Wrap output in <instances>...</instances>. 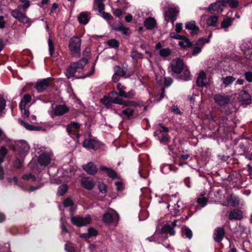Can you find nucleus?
<instances>
[{"label": "nucleus", "instance_id": "54", "mask_svg": "<svg viewBox=\"0 0 252 252\" xmlns=\"http://www.w3.org/2000/svg\"><path fill=\"white\" fill-rule=\"evenodd\" d=\"M238 147L239 148V151L241 153L240 154H242L243 152H246L249 149V148L245 146L244 142H240L238 144Z\"/></svg>", "mask_w": 252, "mask_h": 252}, {"label": "nucleus", "instance_id": "25", "mask_svg": "<svg viewBox=\"0 0 252 252\" xmlns=\"http://www.w3.org/2000/svg\"><path fill=\"white\" fill-rule=\"evenodd\" d=\"M206 79L207 78L205 72L202 71L199 73V74L196 79L197 85L199 87L205 86V80H206Z\"/></svg>", "mask_w": 252, "mask_h": 252}, {"label": "nucleus", "instance_id": "44", "mask_svg": "<svg viewBox=\"0 0 252 252\" xmlns=\"http://www.w3.org/2000/svg\"><path fill=\"white\" fill-rule=\"evenodd\" d=\"M68 186L66 184L59 186L58 190V194L60 196L63 195L66 192Z\"/></svg>", "mask_w": 252, "mask_h": 252}, {"label": "nucleus", "instance_id": "5", "mask_svg": "<svg viewBox=\"0 0 252 252\" xmlns=\"http://www.w3.org/2000/svg\"><path fill=\"white\" fill-rule=\"evenodd\" d=\"M10 146L14 151H18L21 155H25L29 152L30 147L27 142L24 140H18L11 143Z\"/></svg>", "mask_w": 252, "mask_h": 252}, {"label": "nucleus", "instance_id": "30", "mask_svg": "<svg viewBox=\"0 0 252 252\" xmlns=\"http://www.w3.org/2000/svg\"><path fill=\"white\" fill-rule=\"evenodd\" d=\"M114 29L116 31L122 32L124 35H126L129 28L124 27L123 24L120 23L114 26Z\"/></svg>", "mask_w": 252, "mask_h": 252}, {"label": "nucleus", "instance_id": "46", "mask_svg": "<svg viewBox=\"0 0 252 252\" xmlns=\"http://www.w3.org/2000/svg\"><path fill=\"white\" fill-rule=\"evenodd\" d=\"M101 102L105 105V106L108 107L111 105L112 103H113L112 102H111V100L108 97V95H105L103 98L101 99Z\"/></svg>", "mask_w": 252, "mask_h": 252}, {"label": "nucleus", "instance_id": "45", "mask_svg": "<svg viewBox=\"0 0 252 252\" xmlns=\"http://www.w3.org/2000/svg\"><path fill=\"white\" fill-rule=\"evenodd\" d=\"M48 47H49V54L51 56H53V54L55 51V48H54V44L51 39V38H49L48 40Z\"/></svg>", "mask_w": 252, "mask_h": 252}, {"label": "nucleus", "instance_id": "47", "mask_svg": "<svg viewBox=\"0 0 252 252\" xmlns=\"http://www.w3.org/2000/svg\"><path fill=\"white\" fill-rule=\"evenodd\" d=\"M117 88L119 91V95L120 96L123 97L126 93L124 91L126 89V87L124 86H123L121 83H119L117 84Z\"/></svg>", "mask_w": 252, "mask_h": 252}, {"label": "nucleus", "instance_id": "20", "mask_svg": "<svg viewBox=\"0 0 252 252\" xmlns=\"http://www.w3.org/2000/svg\"><path fill=\"white\" fill-rule=\"evenodd\" d=\"M225 236V231L223 228L218 227L214 232V239L216 242H221Z\"/></svg>", "mask_w": 252, "mask_h": 252}, {"label": "nucleus", "instance_id": "26", "mask_svg": "<svg viewBox=\"0 0 252 252\" xmlns=\"http://www.w3.org/2000/svg\"><path fill=\"white\" fill-rule=\"evenodd\" d=\"M32 100V97L30 94H25L23 98L22 99L20 104L19 107L21 110H23L26 107V105L29 103Z\"/></svg>", "mask_w": 252, "mask_h": 252}, {"label": "nucleus", "instance_id": "6", "mask_svg": "<svg viewBox=\"0 0 252 252\" xmlns=\"http://www.w3.org/2000/svg\"><path fill=\"white\" fill-rule=\"evenodd\" d=\"M208 39H206L205 37H199L195 43L190 40V47L192 48L191 51L192 56H197L202 51L203 46L208 42Z\"/></svg>", "mask_w": 252, "mask_h": 252}, {"label": "nucleus", "instance_id": "55", "mask_svg": "<svg viewBox=\"0 0 252 252\" xmlns=\"http://www.w3.org/2000/svg\"><path fill=\"white\" fill-rule=\"evenodd\" d=\"M97 4L98 12L100 14L104 12L103 10H104V4L102 3V1L100 0H98Z\"/></svg>", "mask_w": 252, "mask_h": 252}, {"label": "nucleus", "instance_id": "27", "mask_svg": "<svg viewBox=\"0 0 252 252\" xmlns=\"http://www.w3.org/2000/svg\"><path fill=\"white\" fill-rule=\"evenodd\" d=\"M79 22L83 25L87 24L89 20L88 18V13L83 12H81L78 17Z\"/></svg>", "mask_w": 252, "mask_h": 252}, {"label": "nucleus", "instance_id": "59", "mask_svg": "<svg viewBox=\"0 0 252 252\" xmlns=\"http://www.w3.org/2000/svg\"><path fill=\"white\" fill-rule=\"evenodd\" d=\"M135 95V92L133 90H130L127 93H125L123 97L132 98Z\"/></svg>", "mask_w": 252, "mask_h": 252}, {"label": "nucleus", "instance_id": "38", "mask_svg": "<svg viewBox=\"0 0 252 252\" xmlns=\"http://www.w3.org/2000/svg\"><path fill=\"white\" fill-rule=\"evenodd\" d=\"M20 2L23 3V4H19L17 6V8L21 10L23 9V11L24 12H26L27 9L30 6V1L29 0H20Z\"/></svg>", "mask_w": 252, "mask_h": 252}, {"label": "nucleus", "instance_id": "16", "mask_svg": "<svg viewBox=\"0 0 252 252\" xmlns=\"http://www.w3.org/2000/svg\"><path fill=\"white\" fill-rule=\"evenodd\" d=\"M240 97L241 104L243 106H247L252 102V97L247 91L243 89L240 92Z\"/></svg>", "mask_w": 252, "mask_h": 252}, {"label": "nucleus", "instance_id": "12", "mask_svg": "<svg viewBox=\"0 0 252 252\" xmlns=\"http://www.w3.org/2000/svg\"><path fill=\"white\" fill-rule=\"evenodd\" d=\"M69 111L68 107L64 104H59L55 106L54 109L52 111L51 116H61L66 113Z\"/></svg>", "mask_w": 252, "mask_h": 252}, {"label": "nucleus", "instance_id": "61", "mask_svg": "<svg viewBox=\"0 0 252 252\" xmlns=\"http://www.w3.org/2000/svg\"><path fill=\"white\" fill-rule=\"evenodd\" d=\"M159 141L161 143L164 144L167 143L169 141L168 136L166 134H162L161 138L159 139Z\"/></svg>", "mask_w": 252, "mask_h": 252}, {"label": "nucleus", "instance_id": "64", "mask_svg": "<svg viewBox=\"0 0 252 252\" xmlns=\"http://www.w3.org/2000/svg\"><path fill=\"white\" fill-rule=\"evenodd\" d=\"M7 154V150L4 147H2L0 148V157H3L4 159V157Z\"/></svg>", "mask_w": 252, "mask_h": 252}, {"label": "nucleus", "instance_id": "13", "mask_svg": "<svg viewBox=\"0 0 252 252\" xmlns=\"http://www.w3.org/2000/svg\"><path fill=\"white\" fill-rule=\"evenodd\" d=\"M53 153L46 152L39 155L38 158V162L41 166H47L51 161Z\"/></svg>", "mask_w": 252, "mask_h": 252}, {"label": "nucleus", "instance_id": "57", "mask_svg": "<svg viewBox=\"0 0 252 252\" xmlns=\"http://www.w3.org/2000/svg\"><path fill=\"white\" fill-rule=\"evenodd\" d=\"M6 105V100L2 97H0V112L4 109Z\"/></svg>", "mask_w": 252, "mask_h": 252}, {"label": "nucleus", "instance_id": "53", "mask_svg": "<svg viewBox=\"0 0 252 252\" xmlns=\"http://www.w3.org/2000/svg\"><path fill=\"white\" fill-rule=\"evenodd\" d=\"M98 187L99 191L102 193H105L107 191V186L105 184L103 183L99 182L98 184Z\"/></svg>", "mask_w": 252, "mask_h": 252}, {"label": "nucleus", "instance_id": "62", "mask_svg": "<svg viewBox=\"0 0 252 252\" xmlns=\"http://www.w3.org/2000/svg\"><path fill=\"white\" fill-rule=\"evenodd\" d=\"M245 77L248 81H252V72H246L244 73Z\"/></svg>", "mask_w": 252, "mask_h": 252}, {"label": "nucleus", "instance_id": "31", "mask_svg": "<svg viewBox=\"0 0 252 252\" xmlns=\"http://www.w3.org/2000/svg\"><path fill=\"white\" fill-rule=\"evenodd\" d=\"M218 23V16H211L208 17L206 20L207 25H209V26H210V25H212V26H217Z\"/></svg>", "mask_w": 252, "mask_h": 252}, {"label": "nucleus", "instance_id": "28", "mask_svg": "<svg viewBox=\"0 0 252 252\" xmlns=\"http://www.w3.org/2000/svg\"><path fill=\"white\" fill-rule=\"evenodd\" d=\"M199 31L200 29L196 25L195 21L194 20L190 21V34L195 35V34H197Z\"/></svg>", "mask_w": 252, "mask_h": 252}, {"label": "nucleus", "instance_id": "10", "mask_svg": "<svg viewBox=\"0 0 252 252\" xmlns=\"http://www.w3.org/2000/svg\"><path fill=\"white\" fill-rule=\"evenodd\" d=\"M170 37L172 38L179 40L178 44L182 48L189 47V39L186 36L172 32L170 33Z\"/></svg>", "mask_w": 252, "mask_h": 252}, {"label": "nucleus", "instance_id": "56", "mask_svg": "<svg viewBox=\"0 0 252 252\" xmlns=\"http://www.w3.org/2000/svg\"><path fill=\"white\" fill-rule=\"evenodd\" d=\"M157 234H156L155 233V234L151 236V237H148L147 238V240H148L149 242H157L158 243H159V238H157Z\"/></svg>", "mask_w": 252, "mask_h": 252}, {"label": "nucleus", "instance_id": "17", "mask_svg": "<svg viewBox=\"0 0 252 252\" xmlns=\"http://www.w3.org/2000/svg\"><path fill=\"white\" fill-rule=\"evenodd\" d=\"M83 169L88 174L93 175L97 172L98 168L93 162H89L82 166Z\"/></svg>", "mask_w": 252, "mask_h": 252}, {"label": "nucleus", "instance_id": "35", "mask_svg": "<svg viewBox=\"0 0 252 252\" xmlns=\"http://www.w3.org/2000/svg\"><path fill=\"white\" fill-rule=\"evenodd\" d=\"M130 56L134 62H137L139 59L143 58V55L142 54L135 50L131 51Z\"/></svg>", "mask_w": 252, "mask_h": 252}, {"label": "nucleus", "instance_id": "32", "mask_svg": "<svg viewBox=\"0 0 252 252\" xmlns=\"http://www.w3.org/2000/svg\"><path fill=\"white\" fill-rule=\"evenodd\" d=\"M133 115L134 110L130 108H127L126 109L123 110L121 114H120L121 116H125L128 119L132 117L133 116Z\"/></svg>", "mask_w": 252, "mask_h": 252}, {"label": "nucleus", "instance_id": "49", "mask_svg": "<svg viewBox=\"0 0 252 252\" xmlns=\"http://www.w3.org/2000/svg\"><path fill=\"white\" fill-rule=\"evenodd\" d=\"M107 43L110 47L115 48H118L119 46L118 41L114 39L108 40Z\"/></svg>", "mask_w": 252, "mask_h": 252}, {"label": "nucleus", "instance_id": "8", "mask_svg": "<svg viewBox=\"0 0 252 252\" xmlns=\"http://www.w3.org/2000/svg\"><path fill=\"white\" fill-rule=\"evenodd\" d=\"M171 70L176 74H180L184 69L185 63L183 59L176 58L170 63Z\"/></svg>", "mask_w": 252, "mask_h": 252}, {"label": "nucleus", "instance_id": "37", "mask_svg": "<svg viewBox=\"0 0 252 252\" xmlns=\"http://www.w3.org/2000/svg\"><path fill=\"white\" fill-rule=\"evenodd\" d=\"M64 249L67 252H77L75 246L70 242H67L64 245Z\"/></svg>", "mask_w": 252, "mask_h": 252}, {"label": "nucleus", "instance_id": "34", "mask_svg": "<svg viewBox=\"0 0 252 252\" xmlns=\"http://www.w3.org/2000/svg\"><path fill=\"white\" fill-rule=\"evenodd\" d=\"M114 73L116 75L120 77H124L125 76L126 70L125 68L117 65L114 67Z\"/></svg>", "mask_w": 252, "mask_h": 252}, {"label": "nucleus", "instance_id": "24", "mask_svg": "<svg viewBox=\"0 0 252 252\" xmlns=\"http://www.w3.org/2000/svg\"><path fill=\"white\" fill-rule=\"evenodd\" d=\"M108 95L113 103L118 104L122 103V99L118 96L119 94L117 92L112 91L108 94Z\"/></svg>", "mask_w": 252, "mask_h": 252}, {"label": "nucleus", "instance_id": "50", "mask_svg": "<svg viewBox=\"0 0 252 252\" xmlns=\"http://www.w3.org/2000/svg\"><path fill=\"white\" fill-rule=\"evenodd\" d=\"M22 179L27 181H29L31 180L33 182L35 181L36 180V177L32 174L24 175L22 176Z\"/></svg>", "mask_w": 252, "mask_h": 252}, {"label": "nucleus", "instance_id": "18", "mask_svg": "<svg viewBox=\"0 0 252 252\" xmlns=\"http://www.w3.org/2000/svg\"><path fill=\"white\" fill-rule=\"evenodd\" d=\"M82 186L88 190H92L95 186L94 180L90 177H83L81 180Z\"/></svg>", "mask_w": 252, "mask_h": 252}, {"label": "nucleus", "instance_id": "60", "mask_svg": "<svg viewBox=\"0 0 252 252\" xmlns=\"http://www.w3.org/2000/svg\"><path fill=\"white\" fill-rule=\"evenodd\" d=\"M238 4L239 1L238 0H229V6L231 8H236Z\"/></svg>", "mask_w": 252, "mask_h": 252}, {"label": "nucleus", "instance_id": "52", "mask_svg": "<svg viewBox=\"0 0 252 252\" xmlns=\"http://www.w3.org/2000/svg\"><path fill=\"white\" fill-rule=\"evenodd\" d=\"M156 234H157V238L159 239V243L164 240H165L167 238V236L166 234H162L161 233V229L160 230L159 232H155Z\"/></svg>", "mask_w": 252, "mask_h": 252}, {"label": "nucleus", "instance_id": "42", "mask_svg": "<svg viewBox=\"0 0 252 252\" xmlns=\"http://www.w3.org/2000/svg\"><path fill=\"white\" fill-rule=\"evenodd\" d=\"M20 123L23 126L27 129L29 130H38L39 128L37 126H34L33 125H30L27 123L24 122L22 120H19Z\"/></svg>", "mask_w": 252, "mask_h": 252}, {"label": "nucleus", "instance_id": "11", "mask_svg": "<svg viewBox=\"0 0 252 252\" xmlns=\"http://www.w3.org/2000/svg\"><path fill=\"white\" fill-rule=\"evenodd\" d=\"M179 221L178 220H174L171 224H166L163 225L161 228L162 234H169L170 235H174L175 234L174 227L177 225H180V224H177Z\"/></svg>", "mask_w": 252, "mask_h": 252}, {"label": "nucleus", "instance_id": "58", "mask_svg": "<svg viewBox=\"0 0 252 252\" xmlns=\"http://www.w3.org/2000/svg\"><path fill=\"white\" fill-rule=\"evenodd\" d=\"M173 82V80L170 77H165L164 80V86L166 87H169Z\"/></svg>", "mask_w": 252, "mask_h": 252}, {"label": "nucleus", "instance_id": "22", "mask_svg": "<svg viewBox=\"0 0 252 252\" xmlns=\"http://www.w3.org/2000/svg\"><path fill=\"white\" fill-rule=\"evenodd\" d=\"M144 25L148 30H152L156 27L157 22L154 18L150 17L145 20Z\"/></svg>", "mask_w": 252, "mask_h": 252}, {"label": "nucleus", "instance_id": "4", "mask_svg": "<svg viewBox=\"0 0 252 252\" xmlns=\"http://www.w3.org/2000/svg\"><path fill=\"white\" fill-rule=\"evenodd\" d=\"M81 39L78 36L71 37L69 41L68 48L71 55L79 57L81 53Z\"/></svg>", "mask_w": 252, "mask_h": 252}, {"label": "nucleus", "instance_id": "51", "mask_svg": "<svg viewBox=\"0 0 252 252\" xmlns=\"http://www.w3.org/2000/svg\"><path fill=\"white\" fill-rule=\"evenodd\" d=\"M189 157V155L187 154L182 155V156L180 159L179 165L181 166H183L184 165H187V162H184V161L185 160L187 159Z\"/></svg>", "mask_w": 252, "mask_h": 252}, {"label": "nucleus", "instance_id": "39", "mask_svg": "<svg viewBox=\"0 0 252 252\" xmlns=\"http://www.w3.org/2000/svg\"><path fill=\"white\" fill-rule=\"evenodd\" d=\"M172 51L169 48H162L159 51V55L162 58H165L170 56Z\"/></svg>", "mask_w": 252, "mask_h": 252}, {"label": "nucleus", "instance_id": "3", "mask_svg": "<svg viewBox=\"0 0 252 252\" xmlns=\"http://www.w3.org/2000/svg\"><path fill=\"white\" fill-rule=\"evenodd\" d=\"M179 13V9L174 5H169L164 9V18L166 23L171 22L172 26Z\"/></svg>", "mask_w": 252, "mask_h": 252}, {"label": "nucleus", "instance_id": "15", "mask_svg": "<svg viewBox=\"0 0 252 252\" xmlns=\"http://www.w3.org/2000/svg\"><path fill=\"white\" fill-rule=\"evenodd\" d=\"M243 217V211L239 209H231L228 215V218L229 220H241Z\"/></svg>", "mask_w": 252, "mask_h": 252}, {"label": "nucleus", "instance_id": "41", "mask_svg": "<svg viewBox=\"0 0 252 252\" xmlns=\"http://www.w3.org/2000/svg\"><path fill=\"white\" fill-rule=\"evenodd\" d=\"M229 202L232 206L236 207L240 203V198L238 196H236V195H231L229 199Z\"/></svg>", "mask_w": 252, "mask_h": 252}, {"label": "nucleus", "instance_id": "29", "mask_svg": "<svg viewBox=\"0 0 252 252\" xmlns=\"http://www.w3.org/2000/svg\"><path fill=\"white\" fill-rule=\"evenodd\" d=\"M179 205L177 204L172 205L169 204L168 208L170 211L171 214L173 216H176L180 214V210L179 209Z\"/></svg>", "mask_w": 252, "mask_h": 252}, {"label": "nucleus", "instance_id": "48", "mask_svg": "<svg viewBox=\"0 0 252 252\" xmlns=\"http://www.w3.org/2000/svg\"><path fill=\"white\" fill-rule=\"evenodd\" d=\"M121 105H124L126 106H133V107H137L139 106L138 104L134 101H126L125 102H123L122 100V103L120 104Z\"/></svg>", "mask_w": 252, "mask_h": 252}, {"label": "nucleus", "instance_id": "2", "mask_svg": "<svg viewBox=\"0 0 252 252\" xmlns=\"http://www.w3.org/2000/svg\"><path fill=\"white\" fill-rule=\"evenodd\" d=\"M88 60L82 58L78 62H72L66 69L65 75L67 79L75 77L76 72H81L88 63Z\"/></svg>", "mask_w": 252, "mask_h": 252}, {"label": "nucleus", "instance_id": "1", "mask_svg": "<svg viewBox=\"0 0 252 252\" xmlns=\"http://www.w3.org/2000/svg\"><path fill=\"white\" fill-rule=\"evenodd\" d=\"M215 102L219 106V109L221 113L229 115L233 112V105L231 102V96L225 94H216L214 95Z\"/></svg>", "mask_w": 252, "mask_h": 252}, {"label": "nucleus", "instance_id": "40", "mask_svg": "<svg viewBox=\"0 0 252 252\" xmlns=\"http://www.w3.org/2000/svg\"><path fill=\"white\" fill-rule=\"evenodd\" d=\"M235 79L236 78L233 77V76H226L225 77L221 78V80H222L225 86H229V85L233 83Z\"/></svg>", "mask_w": 252, "mask_h": 252}, {"label": "nucleus", "instance_id": "9", "mask_svg": "<svg viewBox=\"0 0 252 252\" xmlns=\"http://www.w3.org/2000/svg\"><path fill=\"white\" fill-rule=\"evenodd\" d=\"M91 220V217L90 215H87L85 218L76 216L71 218L72 223L79 227L85 226L90 223Z\"/></svg>", "mask_w": 252, "mask_h": 252}, {"label": "nucleus", "instance_id": "7", "mask_svg": "<svg viewBox=\"0 0 252 252\" xmlns=\"http://www.w3.org/2000/svg\"><path fill=\"white\" fill-rule=\"evenodd\" d=\"M11 15L19 22L23 24L31 25L32 22V20L27 16L25 12H22L21 10L18 8L11 10Z\"/></svg>", "mask_w": 252, "mask_h": 252}, {"label": "nucleus", "instance_id": "36", "mask_svg": "<svg viewBox=\"0 0 252 252\" xmlns=\"http://www.w3.org/2000/svg\"><path fill=\"white\" fill-rule=\"evenodd\" d=\"M233 18L226 17L224 18L221 23V28H228L232 24Z\"/></svg>", "mask_w": 252, "mask_h": 252}, {"label": "nucleus", "instance_id": "43", "mask_svg": "<svg viewBox=\"0 0 252 252\" xmlns=\"http://www.w3.org/2000/svg\"><path fill=\"white\" fill-rule=\"evenodd\" d=\"M208 201V198L206 197V196H199V197L197 198V202L201 207L205 206Z\"/></svg>", "mask_w": 252, "mask_h": 252}, {"label": "nucleus", "instance_id": "19", "mask_svg": "<svg viewBox=\"0 0 252 252\" xmlns=\"http://www.w3.org/2000/svg\"><path fill=\"white\" fill-rule=\"evenodd\" d=\"M118 218L119 215L116 212H115L113 214L107 212L103 214L102 216V220L104 223L106 224H110L113 222L114 219H118Z\"/></svg>", "mask_w": 252, "mask_h": 252}, {"label": "nucleus", "instance_id": "33", "mask_svg": "<svg viewBox=\"0 0 252 252\" xmlns=\"http://www.w3.org/2000/svg\"><path fill=\"white\" fill-rule=\"evenodd\" d=\"M95 142L91 139H85L83 143V146L89 149H95V146L94 145Z\"/></svg>", "mask_w": 252, "mask_h": 252}, {"label": "nucleus", "instance_id": "63", "mask_svg": "<svg viewBox=\"0 0 252 252\" xmlns=\"http://www.w3.org/2000/svg\"><path fill=\"white\" fill-rule=\"evenodd\" d=\"M64 206L66 207L72 206L73 202L72 200L70 198H66L63 202Z\"/></svg>", "mask_w": 252, "mask_h": 252}, {"label": "nucleus", "instance_id": "21", "mask_svg": "<svg viewBox=\"0 0 252 252\" xmlns=\"http://www.w3.org/2000/svg\"><path fill=\"white\" fill-rule=\"evenodd\" d=\"M99 169L101 171H103L105 172L107 175L111 178L116 179L117 178V173L112 168H108L106 166L101 165L99 167Z\"/></svg>", "mask_w": 252, "mask_h": 252}, {"label": "nucleus", "instance_id": "23", "mask_svg": "<svg viewBox=\"0 0 252 252\" xmlns=\"http://www.w3.org/2000/svg\"><path fill=\"white\" fill-rule=\"evenodd\" d=\"M209 10L212 13L222 12L223 9L220 6V2H219V0H217L216 3H211L209 6Z\"/></svg>", "mask_w": 252, "mask_h": 252}, {"label": "nucleus", "instance_id": "14", "mask_svg": "<svg viewBox=\"0 0 252 252\" xmlns=\"http://www.w3.org/2000/svg\"><path fill=\"white\" fill-rule=\"evenodd\" d=\"M52 81L50 78L38 80L35 85V88L38 92L41 93L44 91L49 86Z\"/></svg>", "mask_w": 252, "mask_h": 252}]
</instances>
